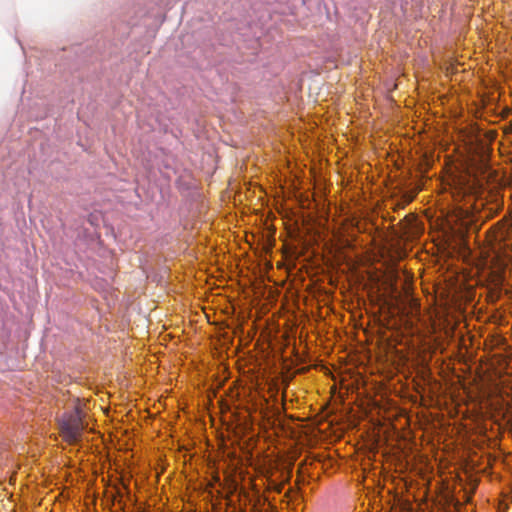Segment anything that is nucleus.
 <instances>
[{
    "label": "nucleus",
    "mask_w": 512,
    "mask_h": 512,
    "mask_svg": "<svg viewBox=\"0 0 512 512\" xmlns=\"http://www.w3.org/2000/svg\"><path fill=\"white\" fill-rule=\"evenodd\" d=\"M259 386H228L225 394L232 402H239V406L251 403L255 409L261 408L267 401L258 390Z\"/></svg>",
    "instance_id": "nucleus-2"
},
{
    "label": "nucleus",
    "mask_w": 512,
    "mask_h": 512,
    "mask_svg": "<svg viewBox=\"0 0 512 512\" xmlns=\"http://www.w3.org/2000/svg\"><path fill=\"white\" fill-rule=\"evenodd\" d=\"M84 413L79 398L72 402V410L65 412L59 419V428L62 438L68 443L77 442L85 429Z\"/></svg>",
    "instance_id": "nucleus-1"
},
{
    "label": "nucleus",
    "mask_w": 512,
    "mask_h": 512,
    "mask_svg": "<svg viewBox=\"0 0 512 512\" xmlns=\"http://www.w3.org/2000/svg\"><path fill=\"white\" fill-rule=\"evenodd\" d=\"M512 402V397H510L508 394L506 395V397L500 395L499 397H497L496 401L495 402H492L491 404L492 405H499V406H509Z\"/></svg>",
    "instance_id": "nucleus-4"
},
{
    "label": "nucleus",
    "mask_w": 512,
    "mask_h": 512,
    "mask_svg": "<svg viewBox=\"0 0 512 512\" xmlns=\"http://www.w3.org/2000/svg\"><path fill=\"white\" fill-rule=\"evenodd\" d=\"M415 387H416V391L418 393H422V392L424 393L426 391L427 386L421 385V386H415Z\"/></svg>",
    "instance_id": "nucleus-5"
},
{
    "label": "nucleus",
    "mask_w": 512,
    "mask_h": 512,
    "mask_svg": "<svg viewBox=\"0 0 512 512\" xmlns=\"http://www.w3.org/2000/svg\"><path fill=\"white\" fill-rule=\"evenodd\" d=\"M360 386H336V385H333V386H330V393L332 394V396L334 397L337 393H338V396L339 398L342 399V390L344 389L346 392H348L350 389L352 391H354V389L358 390Z\"/></svg>",
    "instance_id": "nucleus-3"
}]
</instances>
